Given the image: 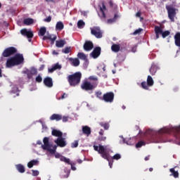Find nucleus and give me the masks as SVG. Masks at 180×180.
Masks as SVG:
<instances>
[{
	"instance_id": "f257e3e1",
	"label": "nucleus",
	"mask_w": 180,
	"mask_h": 180,
	"mask_svg": "<svg viewBox=\"0 0 180 180\" xmlns=\"http://www.w3.org/2000/svg\"><path fill=\"white\" fill-rule=\"evenodd\" d=\"M81 78H82V74L80 72H76L73 75L68 76V82H69L70 86H77L79 85L81 82Z\"/></svg>"
},
{
	"instance_id": "f03ea898",
	"label": "nucleus",
	"mask_w": 180,
	"mask_h": 180,
	"mask_svg": "<svg viewBox=\"0 0 180 180\" xmlns=\"http://www.w3.org/2000/svg\"><path fill=\"white\" fill-rule=\"evenodd\" d=\"M44 145H41V148L50 153L52 155L56 154V151L57 150V146H53L50 144L49 137H44L43 139Z\"/></svg>"
},
{
	"instance_id": "7ed1b4c3",
	"label": "nucleus",
	"mask_w": 180,
	"mask_h": 180,
	"mask_svg": "<svg viewBox=\"0 0 180 180\" xmlns=\"http://www.w3.org/2000/svg\"><path fill=\"white\" fill-rule=\"evenodd\" d=\"M155 34L156 36V39H160V34L162 35V37L163 39H165V37H168L169 34H171V32L169 30L163 31L162 26H155Z\"/></svg>"
},
{
	"instance_id": "20e7f679",
	"label": "nucleus",
	"mask_w": 180,
	"mask_h": 180,
	"mask_svg": "<svg viewBox=\"0 0 180 180\" xmlns=\"http://www.w3.org/2000/svg\"><path fill=\"white\" fill-rule=\"evenodd\" d=\"M96 86H98V82H91L88 81L83 82L81 85V88L84 91H94Z\"/></svg>"
},
{
	"instance_id": "39448f33",
	"label": "nucleus",
	"mask_w": 180,
	"mask_h": 180,
	"mask_svg": "<svg viewBox=\"0 0 180 180\" xmlns=\"http://www.w3.org/2000/svg\"><path fill=\"white\" fill-rule=\"evenodd\" d=\"M94 148L95 151H98V154H101L102 158H104V160H107V161H109V153H108L105 149V147L102 145H99V147L98 146H94Z\"/></svg>"
},
{
	"instance_id": "423d86ee",
	"label": "nucleus",
	"mask_w": 180,
	"mask_h": 180,
	"mask_svg": "<svg viewBox=\"0 0 180 180\" xmlns=\"http://www.w3.org/2000/svg\"><path fill=\"white\" fill-rule=\"evenodd\" d=\"M168 13V18L171 22H175V16H176V9L172 6H166Z\"/></svg>"
},
{
	"instance_id": "0eeeda50",
	"label": "nucleus",
	"mask_w": 180,
	"mask_h": 180,
	"mask_svg": "<svg viewBox=\"0 0 180 180\" xmlns=\"http://www.w3.org/2000/svg\"><path fill=\"white\" fill-rule=\"evenodd\" d=\"M18 49L13 46L8 47L2 53L3 57H11V56H13V54L16 53Z\"/></svg>"
},
{
	"instance_id": "6e6552de",
	"label": "nucleus",
	"mask_w": 180,
	"mask_h": 180,
	"mask_svg": "<svg viewBox=\"0 0 180 180\" xmlns=\"http://www.w3.org/2000/svg\"><path fill=\"white\" fill-rule=\"evenodd\" d=\"M115 99V93L110 91L105 94H103L102 100L104 101V102H107L108 103H112Z\"/></svg>"
},
{
	"instance_id": "1a4fd4ad",
	"label": "nucleus",
	"mask_w": 180,
	"mask_h": 180,
	"mask_svg": "<svg viewBox=\"0 0 180 180\" xmlns=\"http://www.w3.org/2000/svg\"><path fill=\"white\" fill-rule=\"evenodd\" d=\"M141 85L143 89H146L147 91L148 90V86H153V85H154V79H153V77L151 76L148 75L147 77V82H142Z\"/></svg>"
},
{
	"instance_id": "9d476101",
	"label": "nucleus",
	"mask_w": 180,
	"mask_h": 180,
	"mask_svg": "<svg viewBox=\"0 0 180 180\" xmlns=\"http://www.w3.org/2000/svg\"><path fill=\"white\" fill-rule=\"evenodd\" d=\"M91 33L93 36H95L96 39H102V31L99 27L91 28Z\"/></svg>"
},
{
	"instance_id": "9b49d317",
	"label": "nucleus",
	"mask_w": 180,
	"mask_h": 180,
	"mask_svg": "<svg viewBox=\"0 0 180 180\" xmlns=\"http://www.w3.org/2000/svg\"><path fill=\"white\" fill-rule=\"evenodd\" d=\"M14 63L15 65H20V64H23V61H25V58H23V55L17 53L13 57Z\"/></svg>"
},
{
	"instance_id": "f8f14e48",
	"label": "nucleus",
	"mask_w": 180,
	"mask_h": 180,
	"mask_svg": "<svg viewBox=\"0 0 180 180\" xmlns=\"http://www.w3.org/2000/svg\"><path fill=\"white\" fill-rule=\"evenodd\" d=\"M24 74L27 75L28 79H32L33 75H37V69L35 68H31L30 70H26L24 71Z\"/></svg>"
},
{
	"instance_id": "ddd939ff",
	"label": "nucleus",
	"mask_w": 180,
	"mask_h": 180,
	"mask_svg": "<svg viewBox=\"0 0 180 180\" xmlns=\"http://www.w3.org/2000/svg\"><path fill=\"white\" fill-rule=\"evenodd\" d=\"M20 33L22 36L27 37V39H32L34 36L33 32L27 31V29L24 28L20 30Z\"/></svg>"
},
{
	"instance_id": "4468645a",
	"label": "nucleus",
	"mask_w": 180,
	"mask_h": 180,
	"mask_svg": "<svg viewBox=\"0 0 180 180\" xmlns=\"http://www.w3.org/2000/svg\"><path fill=\"white\" fill-rule=\"evenodd\" d=\"M54 143H56V144H57L58 147L63 148L67 146V143L65 142V140L62 136L55 140Z\"/></svg>"
},
{
	"instance_id": "2eb2a0df",
	"label": "nucleus",
	"mask_w": 180,
	"mask_h": 180,
	"mask_svg": "<svg viewBox=\"0 0 180 180\" xmlns=\"http://www.w3.org/2000/svg\"><path fill=\"white\" fill-rule=\"evenodd\" d=\"M101 47L96 46L91 53V57H93V58H98V57L101 56Z\"/></svg>"
},
{
	"instance_id": "dca6fc26",
	"label": "nucleus",
	"mask_w": 180,
	"mask_h": 180,
	"mask_svg": "<svg viewBox=\"0 0 180 180\" xmlns=\"http://www.w3.org/2000/svg\"><path fill=\"white\" fill-rule=\"evenodd\" d=\"M83 48L85 51H91L94 49V43L91 41H86Z\"/></svg>"
},
{
	"instance_id": "f3484780",
	"label": "nucleus",
	"mask_w": 180,
	"mask_h": 180,
	"mask_svg": "<svg viewBox=\"0 0 180 180\" xmlns=\"http://www.w3.org/2000/svg\"><path fill=\"white\" fill-rule=\"evenodd\" d=\"M15 60L13 59V57H11L8 59H7L6 63V67L7 68H12V67H15Z\"/></svg>"
},
{
	"instance_id": "a211bd4d",
	"label": "nucleus",
	"mask_w": 180,
	"mask_h": 180,
	"mask_svg": "<svg viewBox=\"0 0 180 180\" xmlns=\"http://www.w3.org/2000/svg\"><path fill=\"white\" fill-rule=\"evenodd\" d=\"M44 84L48 88H51L53 86V79L51 77H46L44 79Z\"/></svg>"
},
{
	"instance_id": "6ab92c4d",
	"label": "nucleus",
	"mask_w": 180,
	"mask_h": 180,
	"mask_svg": "<svg viewBox=\"0 0 180 180\" xmlns=\"http://www.w3.org/2000/svg\"><path fill=\"white\" fill-rule=\"evenodd\" d=\"M49 119L50 120H56V122H60V120L63 119V115L60 114H53Z\"/></svg>"
},
{
	"instance_id": "aec40b11",
	"label": "nucleus",
	"mask_w": 180,
	"mask_h": 180,
	"mask_svg": "<svg viewBox=\"0 0 180 180\" xmlns=\"http://www.w3.org/2000/svg\"><path fill=\"white\" fill-rule=\"evenodd\" d=\"M105 11H106V6L105 3H102V6H100V12L102 13V19H106V14L105 13Z\"/></svg>"
},
{
	"instance_id": "412c9836",
	"label": "nucleus",
	"mask_w": 180,
	"mask_h": 180,
	"mask_svg": "<svg viewBox=\"0 0 180 180\" xmlns=\"http://www.w3.org/2000/svg\"><path fill=\"white\" fill-rule=\"evenodd\" d=\"M66 41L64 39H60L58 41H56V46L58 48V49H61L63 48L64 46H65L66 44Z\"/></svg>"
},
{
	"instance_id": "4be33fe9",
	"label": "nucleus",
	"mask_w": 180,
	"mask_h": 180,
	"mask_svg": "<svg viewBox=\"0 0 180 180\" xmlns=\"http://www.w3.org/2000/svg\"><path fill=\"white\" fill-rule=\"evenodd\" d=\"M51 134L55 137H58V139H60V137H63V132H61L60 130L53 129Z\"/></svg>"
},
{
	"instance_id": "5701e85b",
	"label": "nucleus",
	"mask_w": 180,
	"mask_h": 180,
	"mask_svg": "<svg viewBox=\"0 0 180 180\" xmlns=\"http://www.w3.org/2000/svg\"><path fill=\"white\" fill-rule=\"evenodd\" d=\"M111 50L114 53H119L120 51V44H113L111 46Z\"/></svg>"
},
{
	"instance_id": "b1692460",
	"label": "nucleus",
	"mask_w": 180,
	"mask_h": 180,
	"mask_svg": "<svg viewBox=\"0 0 180 180\" xmlns=\"http://www.w3.org/2000/svg\"><path fill=\"white\" fill-rule=\"evenodd\" d=\"M23 23L24 25H25V26H30V25H33V23H34V20H33L32 18H25L23 20Z\"/></svg>"
},
{
	"instance_id": "393cba45",
	"label": "nucleus",
	"mask_w": 180,
	"mask_h": 180,
	"mask_svg": "<svg viewBox=\"0 0 180 180\" xmlns=\"http://www.w3.org/2000/svg\"><path fill=\"white\" fill-rule=\"evenodd\" d=\"M82 131L84 134L89 136L91 134V128L88 126L82 127Z\"/></svg>"
},
{
	"instance_id": "a878e982",
	"label": "nucleus",
	"mask_w": 180,
	"mask_h": 180,
	"mask_svg": "<svg viewBox=\"0 0 180 180\" xmlns=\"http://www.w3.org/2000/svg\"><path fill=\"white\" fill-rule=\"evenodd\" d=\"M34 165H39V160H32L27 163L28 168H33Z\"/></svg>"
},
{
	"instance_id": "bb28decb",
	"label": "nucleus",
	"mask_w": 180,
	"mask_h": 180,
	"mask_svg": "<svg viewBox=\"0 0 180 180\" xmlns=\"http://www.w3.org/2000/svg\"><path fill=\"white\" fill-rule=\"evenodd\" d=\"M16 169L18 171V172H20V174H23L25 171V166L22 165L18 164L15 165Z\"/></svg>"
},
{
	"instance_id": "cd10ccee",
	"label": "nucleus",
	"mask_w": 180,
	"mask_h": 180,
	"mask_svg": "<svg viewBox=\"0 0 180 180\" xmlns=\"http://www.w3.org/2000/svg\"><path fill=\"white\" fill-rule=\"evenodd\" d=\"M64 29V23L61 21H58L56 25V30H63Z\"/></svg>"
},
{
	"instance_id": "c85d7f7f",
	"label": "nucleus",
	"mask_w": 180,
	"mask_h": 180,
	"mask_svg": "<svg viewBox=\"0 0 180 180\" xmlns=\"http://www.w3.org/2000/svg\"><path fill=\"white\" fill-rule=\"evenodd\" d=\"M157 70H158V67L155 65H152L151 68H150V72L151 75H155V72H157Z\"/></svg>"
},
{
	"instance_id": "c756f323",
	"label": "nucleus",
	"mask_w": 180,
	"mask_h": 180,
	"mask_svg": "<svg viewBox=\"0 0 180 180\" xmlns=\"http://www.w3.org/2000/svg\"><path fill=\"white\" fill-rule=\"evenodd\" d=\"M170 172H172V174L174 176V178H179V173H178V171H175V168H172L169 169Z\"/></svg>"
},
{
	"instance_id": "7c9ffc66",
	"label": "nucleus",
	"mask_w": 180,
	"mask_h": 180,
	"mask_svg": "<svg viewBox=\"0 0 180 180\" xmlns=\"http://www.w3.org/2000/svg\"><path fill=\"white\" fill-rule=\"evenodd\" d=\"M78 58H80V60H84V61H86L88 58H86V55L85 53L80 52L77 54Z\"/></svg>"
},
{
	"instance_id": "2f4dec72",
	"label": "nucleus",
	"mask_w": 180,
	"mask_h": 180,
	"mask_svg": "<svg viewBox=\"0 0 180 180\" xmlns=\"http://www.w3.org/2000/svg\"><path fill=\"white\" fill-rule=\"evenodd\" d=\"M46 32H47V29L46 28V27H42L39 29L38 34L39 36H44Z\"/></svg>"
},
{
	"instance_id": "473e14b6",
	"label": "nucleus",
	"mask_w": 180,
	"mask_h": 180,
	"mask_svg": "<svg viewBox=\"0 0 180 180\" xmlns=\"http://www.w3.org/2000/svg\"><path fill=\"white\" fill-rule=\"evenodd\" d=\"M71 61H72V65H74V67H78V65H79V58H70Z\"/></svg>"
},
{
	"instance_id": "72a5a7b5",
	"label": "nucleus",
	"mask_w": 180,
	"mask_h": 180,
	"mask_svg": "<svg viewBox=\"0 0 180 180\" xmlns=\"http://www.w3.org/2000/svg\"><path fill=\"white\" fill-rule=\"evenodd\" d=\"M71 51V46H67L65 49H62V53H63V54H70Z\"/></svg>"
},
{
	"instance_id": "f704fd0d",
	"label": "nucleus",
	"mask_w": 180,
	"mask_h": 180,
	"mask_svg": "<svg viewBox=\"0 0 180 180\" xmlns=\"http://www.w3.org/2000/svg\"><path fill=\"white\" fill-rule=\"evenodd\" d=\"M117 14H115L113 18H110L107 20L108 25H112V23H114V22H116V19L117 18Z\"/></svg>"
},
{
	"instance_id": "c9c22d12",
	"label": "nucleus",
	"mask_w": 180,
	"mask_h": 180,
	"mask_svg": "<svg viewBox=\"0 0 180 180\" xmlns=\"http://www.w3.org/2000/svg\"><path fill=\"white\" fill-rule=\"evenodd\" d=\"M84 26H85V22H84V20H79L77 22V27L79 29H83Z\"/></svg>"
},
{
	"instance_id": "e433bc0d",
	"label": "nucleus",
	"mask_w": 180,
	"mask_h": 180,
	"mask_svg": "<svg viewBox=\"0 0 180 180\" xmlns=\"http://www.w3.org/2000/svg\"><path fill=\"white\" fill-rule=\"evenodd\" d=\"M60 161L65 162L66 164H68V165H71V161L70 160V159L64 156L60 158Z\"/></svg>"
},
{
	"instance_id": "4c0bfd02",
	"label": "nucleus",
	"mask_w": 180,
	"mask_h": 180,
	"mask_svg": "<svg viewBox=\"0 0 180 180\" xmlns=\"http://www.w3.org/2000/svg\"><path fill=\"white\" fill-rule=\"evenodd\" d=\"M99 124H100V126H101V127H103V129H105V130H109V123L100 122Z\"/></svg>"
},
{
	"instance_id": "58836bf2",
	"label": "nucleus",
	"mask_w": 180,
	"mask_h": 180,
	"mask_svg": "<svg viewBox=\"0 0 180 180\" xmlns=\"http://www.w3.org/2000/svg\"><path fill=\"white\" fill-rule=\"evenodd\" d=\"M143 146H146V142H144V141H140L136 144V148H141Z\"/></svg>"
},
{
	"instance_id": "ea45409f",
	"label": "nucleus",
	"mask_w": 180,
	"mask_h": 180,
	"mask_svg": "<svg viewBox=\"0 0 180 180\" xmlns=\"http://www.w3.org/2000/svg\"><path fill=\"white\" fill-rule=\"evenodd\" d=\"M174 130L176 136V138L178 139V135L180 134V126H179V127H175L174 128Z\"/></svg>"
},
{
	"instance_id": "a19ab883",
	"label": "nucleus",
	"mask_w": 180,
	"mask_h": 180,
	"mask_svg": "<svg viewBox=\"0 0 180 180\" xmlns=\"http://www.w3.org/2000/svg\"><path fill=\"white\" fill-rule=\"evenodd\" d=\"M89 79L90 81H94V82H97V84H98V77H95V76H90V77H89Z\"/></svg>"
},
{
	"instance_id": "79ce46f5",
	"label": "nucleus",
	"mask_w": 180,
	"mask_h": 180,
	"mask_svg": "<svg viewBox=\"0 0 180 180\" xmlns=\"http://www.w3.org/2000/svg\"><path fill=\"white\" fill-rule=\"evenodd\" d=\"M55 40H57V36L51 35V44H54Z\"/></svg>"
},
{
	"instance_id": "37998d69",
	"label": "nucleus",
	"mask_w": 180,
	"mask_h": 180,
	"mask_svg": "<svg viewBox=\"0 0 180 180\" xmlns=\"http://www.w3.org/2000/svg\"><path fill=\"white\" fill-rule=\"evenodd\" d=\"M35 81H36V82L40 83V82H41V81H43V78L41 77V76H40V75H39L36 77Z\"/></svg>"
},
{
	"instance_id": "c03bdc74",
	"label": "nucleus",
	"mask_w": 180,
	"mask_h": 180,
	"mask_svg": "<svg viewBox=\"0 0 180 180\" xmlns=\"http://www.w3.org/2000/svg\"><path fill=\"white\" fill-rule=\"evenodd\" d=\"M120 158H122V156L120 155V154H115L113 157H112V160H120Z\"/></svg>"
},
{
	"instance_id": "a18cd8bd",
	"label": "nucleus",
	"mask_w": 180,
	"mask_h": 180,
	"mask_svg": "<svg viewBox=\"0 0 180 180\" xmlns=\"http://www.w3.org/2000/svg\"><path fill=\"white\" fill-rule=\"evenodd\" d=\"M142 31H143V29L141 28L137 29L133 32V34L136 36V34H139V33H141Z\"/></svg>"
},
{
	"instance_id": "49530a36",
	"label": "nucleus",
	"mask_w": 180,
	"mask_h": 180,
	"mask_svg": "<svg viewBox=\"0 0 180 180\" xmlns=\"http://www.w3.org/2000/svg\"><path fill=\"white\" fill-rule=\"evenodd\" d=\"M53 67L55 69V71L56 70H61V66L58 63L55 64Z\"/></svg>"
},
{
	"instance_id": "de8ad7c7",
	"label": "nucleus",
	"mask_w": 180,
	"mask_h": 180,
	"mask_svg": "<svg viewBox=\"0 0 180 180\" xmlns=\"http://www.w3.org/2000/svg\"><path fill=\"white\" fill-rule=\"evenodd\" d=\"M32 176H37L39 174V171L37 170H32Z\"/></svg>"
},
{
	"instance_id": "09e8293b",
	"label": "nucleus",
	"mask_w": 180,
	"mask_h": 180,
	"mask_svg": "<svg viewBox=\"0 0 180 180\" xmlns=\"http://www.w3.org/2000/svg\"><path fill=\"white\" fill-rule=\"evenodd\" d=\"M77 147H78V141H75L72 143V148H77Z\"/></svg>"
},
{
	"instance_id": "8fccbe9b",
	"label": "nucleus",
	"mask_w": 180,
	"mask_h": 180,
	"mask_svg": "<svg viewBox=\"0 0 180 180\" xmlns=\"http://www.w3.org/2000/svg\"><path fill=\"white\" fill-rule=\"evenodd\" d=\"M96 95L97 98H99V99H102V98H103V97H101L102 96V92L97 91L96 93Z\"/></svg>"
},
{
	"instance_id": "3c124183",
	"label": "nucleus",
	"mask_w": 180,
	"mask_h": 180,
	"mask_svg": "<svg viewBox=\"0 0 180 180\" xmlns=\"http://www.w3.org/2000/svg\"><path fill=\"white\" fill-rule=\"evenodd\" d=\"M61 120H62L64 123H65L66 122H68V116H63V117H62Z\"/></svg>"
},
{
	"instance_id": "603ef678",
	"label": "nucleus",
	"mask_w": 180,
	"mask_h": 180,
	"mask_svg": "<svg viewBox=\"0 0 180 180\" xmlns=\"http://www.w3.org/2000/svg\"><path fill=\"white\" fill-rule=\"evenodd\" d=\"M43 40H51V35L44 36Z\"/></svg>"
},
{
	"instance_id": "864d4df0",
	"label": "nucleus",
	"mask_w": 180,
	"mask_h": 180,
	"mask_svg": "<svg viewBox=\"0 0 180 180\" xmlns=\"http://www.w3.org/2000/svg\"><path fill=\"white\" fill-rule=\"evenodd\" d=\"M98 140L99 141H105V140H106V136H103V135H102L101 136L98 137Z\"/></svg>"
},
{
	"instance_id": "5fc2aeb1",
	"label": "nucleus",
	"mask_w": 180,
	"mask_h": 180,
	"mask_svg": "<svg viewBox=\"0 0 180 180\" xmlns=\"http://www.w3.org/2000/svg\"><path fill=\"white\" fill-rule=\"evenodd\" d=\"M54 155H55L56 158H60V160H61V157H63L60 153H56V152H55Z\"/></svg>"
},
{
	"instance_id": "6e6d98bb",
	"label": "nucleus",
	"mask_w": 180,
	"mask_h": 180,
	"mask_svg": "<svg viewBox=\"0 0 180 180\" xmlns=\"http://www.w3.org/2000/svg\"><path fill=\"white\" fill-rule=\"evenodd\" d=\"M44 22H47L48 23L51 22V16H49L48 18H45L44 20Z\"/></svg>"
},
{
	"instance_id": "4d7b16f0",
	"label": "nucleus",
	"mask_w": 180,
	"mask_h": 180,
	"mask_svg": "<svg viewBox=\"0 0 180 180\" xmlns=\"http://www.w3.org/2000/svg\"><path fill=\"white\" fill-rule=\"evenodd\" d=\"M49 72H54L56 71V69H54V67L52 66V68L48 69Z\"/></svg>"
},
{
	"instance_id": "13d9d810",
	"label": "nucleus",
	"mask_w": 180,
	"mask_h": 180,
	"mask_svg": "<svg viewBox=\"0 0 180 180\" xmlns=\"http://www.w3.org/2000/svg\"><path fill=\"white\" fill-rule=\"evenodd\" d=\"M67 96H68V95L65 93H64L61 97H60V99H65V98H67Z\"/></svg>"
},
{
	"instance_id": "bf43d9fd",
	"label": "nucleus",
	"mask_w": 180,
	"mask_h": 180,
	"mask_svg": "<svg viewBox=\"0 0 180 180\" xmlns=\"http://www.w3.org/2000/svg\"><path fill=\"white\" fill-rule=\"evenodd\" d=\"M44 70V65H41L39 68V71H43Z\"/></svg>"
},
{
	"instance_id": "052dcab7",
	"label": "nucleus",
	"mask_w": 180,
	"mask_h": 180,
	"mask_svg": "<svg viewBox=\"0 0 180 180\" xmlns=\"http://www.w3.org/2000/svg\"><path fill=\"white\" fill-rule=\"evenodd\" d=\"M141 16V13H140V12L136 13V18H140Z\"/></svg>"
},
{
	"instance_id": "680f3d73",
	"label": "nucleus",
	"mask_w": 180,
	"mask_h": 180,
	"mask_svg": "<svg viewBox=\"0 0 180 180\" xmlns=\"http://www.w3.org/2000/svg\"><path fill=\"white\" fill-rule=\"evenodd\" d=\"M52 54L53 56H58V53L57 51H53Z\"/></svg>"
},
{
	"instance_id": "e2e57ef3",
	"label": "nucleus",
	"mask_w": 180,
	"mask_h": 180,
	"mask_svg": "<svg viewBox=\"0 0 180 180\" xmlns=\"http://www.w3.org/2000/svg\"><path fill=\"white\" fill-rule=\"evenodd\" d=\"M103 133H104L103 129H101L99 131L100 136H103Z\"/></svg>"
},
{
	"instance_id": "0e129e2a",
	"label": "nucleus",
	"mask_w": 180,
	"mask_h": 180,
	"mask_svg": "<svg viewBox=\"0 0 180 180\" xmlns=\"http://www.w3.org/2000/svg\"><path fill=\"white\" fill-rule=\"evenodd\" d=\"M71 169H72V171H75V169H77L75 167L72 166V163H71Z\"/></svg>"
},
{
	"instance_id": "69168bd1",
	"label": "nucleus",
	"mask_w": 180,
	"mask_h": 180,
	"mask_svg": "<svg viewBox=\"0 0 180 180\" xmlns=\"http://www.w3.org/2000/svg\"><path fill=\"white\" fill-rule=\"evenodd\" d=\"M150 160V155H148L145 158V161H148Z\"/></svg>"
},
{
	"instance_id": "338daca9",
	"label": "nucleus",
	"mask_w": 180,
	"mask_h": 180,
	"mask_svg": "<svg viewBox=\"0 0 180 180\" xmlns=\"http://www.w3.org/2000/svg\"><path fill=\"white\" fill-rule=\"evenodd\" d=\"M108 163H109V166H110V167H111V168H112V162H110V159H109V160H108Z\"/></svg>"
},
{
	"instance_id": "774afa93",
	"label": "nucleus",
	"mask_w": 180,
	"mask_h": 180,
	"mask_svg": "<svg viewBox=\"0 0 180 180\" xmlns=\"http://www.w3.org/2000/svg\"><path fill=\"white\" fill-rule=\"evenodd\" d=\"M109 5H110V6H113V1H109Z\"/></svg>"
}]
</instances>
